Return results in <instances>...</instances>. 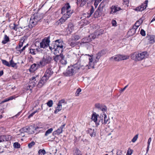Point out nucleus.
<instances>
[{
  "label": "nucleus",
  "instance_id": "obj_19",
  "mask_svg": "<svg viewBox=\"0 0 155 155\" xmlns=\"http://www.w3.org/2000/svg\"><path fill=\"white\" fill-rule=\"evenodd\" d=\"M136 31L137 29H135V28L133 27L128 32L127 35L130 36H132L136 33Z\"/></svg>",
  "mask_w": 155,
  "mask_h": 155
},
{
  "label": "nucleus",
  "instance_id": "obj_62",
  "mask_svg": "<svg viewBox=\"0 0 155 155\" xmlns=\"http://www.w3.org/2000/svg\"><path fill=\"white\" fill-rule=\"evenodd\" d=\"M113 26H117V22L115 20H113L111 22Z\"/></svg>",
  "mask_w": 155,
  "mask_h": 155
},
{
  "label": "nucleus",
  "instance_id": "obj_46",
  "mask_svg": "<svg viewBox=\"0 0 155 155\" xmlns=\"http://www.w3.org/2000/svg\"><path fill=\"white\" fill-rule=\"evenodd\" d=\"M71 38L76 41L80 38V37L78 35H75L73 36Z\"/></svg>",
  "mask_w": 155,
  "mask_h": 155
},
{
  "label": "nucleus",
  "instance_id": "obj_32",
  "mask_svg": "<svg viewBox=\"0 0 155 155\" xmlns=\"http://www.w3.org/2000/svg\"><path fill=\"white\" fill-rule=\"evenodd\" d=\"M103 115L104 116V124L108 122L109 118L107 117V116L105 113H103Z\"/></svg>",
  "mask_w": 155,
  "mask_h": 155
},
{
  "label": "nucleus",
  "instance_id": "obj_40",
  "mask_svg": "<svg viewBox=\"0 0 155 155\" xmlns=\"http://www.w3.org/2000/svg\"><path fill=\"white\" fill-rule=\"evenodd\" d=\"M2 64H4V65H5L8 66V67H10V64H9L6 60H5L2 59Z\"/></svg>",
  "mask_w": 155,
  "mask_h": 155
},
{
  "label": "nucleus",
  "instance_id": "obj_12",
  "mask_svg": "<svg viewBox=\"0 0 155 155\" xmlns=\"http://www.w3.org/2000/svg\"><path fill=\"white\" fill-rule=\"evenodd\" d=\"M65 124H64L61 126V127L55 131H54L53 132V134H55L59 135L61 134L63 132V129L65 127Z\"/></svg>",
  "mask_w": 155,
  "mask_h": 155
},
{
  "label": "nucleus",
  "instance_id": "obj_6",
  "mask_svg": "<svg viewBox=\"0 0 155 155\" xmlns=\"http://www.w3.org/2000/svg\"><path fill=\"white\" fill-rule=\"evenodd\" d=\"M50 36H49L45 38L40 43V47L41 48H45L48 47L49 46L50 42Z\"/></svg>",
  "mask_w": 155,
  "mask_h": 155
},
{
  "label": "nucleus",
  "instance_id": "obj_28",
  "mask_svg": "<svg viewBox=\"0 0 155 155\" xmlns=\"http://www.w3.org/2000/svg\"><path fill=\"white\" fill-rule=\"evenodd\" d=\"M9 41V38L6 35H5L4 38V40L2 41V43L3 44H5Z\"/></svg>",
  "mask_w": 155,
  "mask_h": 155
},
{
  "label": "nucleus",
  "instance_id": "obj_3",
  "mask_svg": "<svg viewBox=\"0 0 155 155\" xmlns=\"http://www.w3.org/2000/svg\"><path fill=\"white\" fill-rule=\"evenodd\" d=\"M42 17L41 15L38 13L37 14L33 17H31L29 21L28 27L29 28H32L37 24L38 22L40 21Z\"/></svg>",
  "mask_w": 155,
  "mask_h": 155
},
{
  "label": "nucleus",
  "instance_id": "obj_51",
  "mask_svg": "<svg viewBox=\"0 0 155 155\" xmlns=\"http://www.w3.org/2000/svg\"><path fill=\"white\" fill-rule=\"evenodd\" d=\"M13 26H12V28L13 29H14L15 31H16L17 30V29H18L17 28V25H16V24L14 23L13 24ZM10 27H11V24L10 25Z\"/></svg>",
  "mask_w": 155,
  "mask_h": 155
},
{
  "label": "nucleus",
  "instance_id": "obj_17",
  "mask_svg": "<svg viewBox=\"0 0 155 155\" xmlns=\"http://www.w3.org/2000/svg\"><path fill=\"white\" fill-rule=\"evenodd\" d=\"M105 53V51L104 50H102L101 51L98 52L97 54L96 58L97 60V61H95V63L97 62L98 61L99 59L101 58V56L104 54Z\"/></svg>",
  "mask_w": 155,
  "mask_h": 155
},
{
  "label": "nucleus",
  "instance_id": "obj_21",
  "mask_svg": "<svg viewBox=\"0 0 155 155\" xmlns=\"http://www.w3.org/2000/svg\"><path fill=\"white\" fill-rule=\"evenodd\" d=\"M28 128H30V129H28V132L29 134H34V130H36L37 129H38L39 128L38 127H37L36 128H35L34 127L32 126H30L28 127Z\"/></svg>",
  "mask_w": 155,
  "mask_h": 155
},
{
  "label": "nucleus",
  "instance_id": "obj_47",
  "mask_svg": "<svg viewBox=\"0 0 155 155\" xmlns=\"http://www.w3.org/2000/svg\"><path fill=\"white\" fill-rule=\"evenodd\" d=\"M38 153L39 154L42 153L43 155H45L46 153V152L45 150L44 149H40L39 150Z\"/></svg>",
  "mask_w": 155,
  "mask_h": 155
},
{
  "label": "nucleus",
  "instance_id": "obj_20",
  "mask_svg": "<svg viewBox=\"0 0 155 155\" xmlns=\"http://www.w3.org/2000/svg\"><path fill=\"white\" fill-rule=\"evenodd\" d=\"M92 41V38L91 37V36L89 35L88 37H86L83 38L81 41L83 43H87Z\"/></svg>",
  "mask_w": 155,
  "mask_h": 155
},
{
  "label": "nucleus",
  "instance_id": "obj_30",
  "mask_svg": "<svg viewBox=\"0 0 155 155\" xmlns=\"http://www.w3.org/2000/svg\"><path fill=\"white\" fill-rule=\"evenodd\" d=\"M60 63L63 65H65L67 64V61L66 60L64 57V56L63 55V58H62L60 61Z\"/></svg>",
  "mask_w": 155,
  "mask_h": 155
},
{
  "label": "nucleus",
  "instance_id": "obj_25",
  "mask_svg": "<svg viewBox=\"0 0 155 155\" xmlns=\"http://www.w3.org/2000/svg\"><path fill=\"white\" fill-rule=\"evenodd\" d=\"M142 22V20L141 19H140L139 21H137L135 24L133 26V28L137 30L138 27L140 25Z\"/></svg>",
  "mask_w": 155,
  "mask_h": 155
},
{
  "label": "nucleus",
  "instance_id": "obj_64",
  "mask_svg": "<svg viewBox=\"0 0 155 155\" xmlns=\"http://www.w3.org/2000/svg\"><path fill=\"white\" fill-rule=\"evenodd\" d=\"M132 153V152L131 150L129 149L127 151L126 155H131Z\"/></svg>",
  "mask_w": 155,
  "mask_h": 155
},
{
  "label": "nucleus",
  "instance_id": "obj_57",
  "mask_svg": "<svg viewBox=\"0 0 155 155\" xmlns=\"http://www.w3.org/2000/svg\"><path fill=\"white\" fill-rule=\"evenodd\" d=\"M100 110H101L102 111H106L107 110V107L105 106L102 105L101 108Z\"/></svg>",
  "mask_w": 155,
  "mask_h": 155
},
{
  "label": "nucleus",
  "instance_id": "obj_61",
  "mask_svg": "<svg viewBox=\"0 0 155 155\" xmlns=\"http://www.w3.org/2000/svg\"><path fill=\"white\" fill-rule=\"evenodd\" d=\"M100 118L101 120L102 121V124H104V116L103 115L101 114L100 116Z\"/></svg>",
  "mask_w": 155,
  "mask_h": 155
},
{
  "label": "nucleus",
  "instance_id": "obj_29",
  "mask_svg": "<svg viewBox=\"0 0 155 155\" xmlns=\"http://www.w3.org/2000/svg\"><path fill=\"white\" fill-rule=\"evenodd\" d=\"M104 7V5L101 3L98 6L97 10L101 13L103 12V9Z\"/></svg>",
  "mask_w": 155,
  "mask_h": 155
},
{
  "label": "nucleus",
  "instance_id": "obj_1",
  "mask_svg": "<svg viewBox=\"0 0 155 155\" xmlns=\"http://www.w3.org/2000/svg\"><path fill=\"white\" fill-rule=\"evenodd\" d=\"M70 9L71 6L69 3L65 4L62 8L61 13L63 14V16L59 20L61 24L64 23L73 13V11L71 10Z\"/></svg>",
  "mask_w": 155,
  "mask_h": 155
},
{
  "label": "nucleus",
  "instance_id": "obj_38",
  "mask_svg": "<svg viewBox=\"0 0 155 155\" xmlns=\"http://www.w3.org/2000/svg\"><path fill=\"white\" fill-rule=\"evenodd\" d=\"M102 121H101V120L100 116L98 117L97 121L96 122V126H97L99 125L100 124L102 125Z\"/></svg>",
  "mask_w": 155,
  "mask_h": 155
},
{
  "label": "nucleus",
  "instance_id": "obj_2",
  "mask_svg": "<svg viewBox=\"0 0 155 155\" xmlns=\"http://www.w3.org/2000/svg\"><path fill=\"white\" fill-rule=\"evenodd\" d=\"M81 67L79 63H77L72 66H69L67 69L65 75L67 76L73 75L78 71Z\"/></svg>",
  "mask_w": 155,
  "mask_h": 155
},
{
  "label": "nucleus",
  "instance_id": "obj_14",
  "mask_svg": "<svg viewBox=\"0 0 155 155\" xmlns=\"http://www.w3.org/2000/svg\"><path fill=\"white\" fill-rule=\"evenodd\" d=\"M54 72L52 69L50 68H48L46 71L45 74V76H47L49 78L53 74Z\"/></svg>",
  "mask_w": 155,
  "mask_h": 155
},
{
  "label": "nucleus",
  "instance_id": "obj_22",
  "mask_svg": "<svg viewBox=\"0 0 155 155\" xmlns=\"http://www.w3.org/2000/svg\"><path fill=\"white\" fill-rule=\"evenodd\" d=\"M37 82V81L36 79H35L33 81H31V82L28 86V87L29 89L31 90L35 87V85L36 84Z\"/></svg>",
  "mask_w": 155,
  "mask_h": 155
},
{
  "label": "nucleus",
  "instance_id": "obj_5",
  "mask_svg": "<svg viewBox=\"0 0 155 155\" xmlns=\"http://www.w3.org/2000/svg\"><path fill=\"white\" fill-rule=\"evenodd\" d=\"M51 60V57L48 55H45L42 60L40 62L41 67L42 68L47 64L50 63Z\"/></svg>",
  "mask_w": 155,
  "mask_h": 155
},
{
  "label": "nucleus",
  "instance_id": "obj_10",
  "mask_svg": "<svg viewBox=\"0 0 155 155\" xmlns=\"http://www.w3.org/2000/svg\"><path fill=\"white\" fill-rule=\"evenodd\" d=\"M40 67H41V64H40V63L38 64L34 63L31 66L29 69L30 71L31 72H34Z\"/></svg>",
  "mask_w": 155,
  "mask_h": 155
},
{
  "label": "nucleus",
  "instance_id": "obj_9",
  "mask_svg": "<svg viewBox=\"0 0 155 155\" xmlns=\"http://www.w3.org/2000/svg\"><path fill=\"white\" fill-rule=\"evenodd\" d=\"M12 137L10 135H3L0 136V142L8 141L12 139Z\"/></svg>",
  "mask_w": 155,
  "mask_h": 155
},
{
  "label": "nucleus",
  "instance_id": "obj_43",
  "mask_svg": "<svg viewBox=\"0 0 155 155\" xmlns=\"http://www.w3.org/2000/svg\"><path fill=\"white\" fill-rule=\"evenodd\" d=\"M45 84L44 82L42 81L41 82V81L40 80L37 84V86L39 88H41Z\"/></svg>",
  "mask_w": 155,
  "mask_h": 155
},
{
  "label": "nucleus",
  "instance_id": "obj_8",
  "mask_svg": "<svg viewBox=\"0 0 155 155\" xmlns=\"http://www.w3.org/2000/svg\"><path fill=\"white\" fill-rule=\"evenodd\" d=\"M110 8L111 9V11L110 12V13L113 15L114 14L117 12L122 10V9L118 5H112Z\"/></svg>",
  "mask_w": 155,
  "mask_h": 155
},
{
  "label": "nucleus",
  "instance_id": "obj_11",
  "mask_svg": "<svg viewBox=\"0 0 155 155\" xmlns=\"http://www.w3.org/2000/svg\"><path fill=\"white\" fill-rule=\"evenodd\" d=\"M148 44H153L155 42V36L153 35H148L146 37Z\"/></svg>",
  "mask_w": 155,
  "mask_h": 155
},
{
  "label": "nucleus",
  "instance_id": "obj_58",
  "mask_svg": "<svg viewBox=\"0 0 155 155\" xmlns=\"http://www.w3.org/2000/svg\"><path fill=\"white\" fill-rule=\"evenodd\" d=\"M30 53L32 54L35 55L36 54V51H35V50L32 49H30Z\"/></svg>",
  "mask_w": 155,
  "mask_h": 155
},
{
  "label": "nucleus",
  "instance_id": "obj_53",
  "mask_svg": "<svg viewBox=\"0 0 155 155\" xmlns=\"http://www.w3.org/2000/svg\"><path fill=\"white\" fill-rule=\"evenodd\" d=\"M138 137V134L136 135L132 139L131 141L133 142H135L137 140Z\"/></svg>",
  "mask_w": 155,
  "mask_h": 155
},
{
  "label": "nucleus",
  "instance_id": "obj_55",
  "mask_svg": "<svg viewBox=\"0 0 155 155\" xmlns=\"http://www.w3.org/2000/svg\"><path fill=\"white\" fill-rule=\"evenodd\" d=\"M74 155H81V151L79 150H77L75 152Z\"/></svg>",
  "mask_w": 155,
  "mask_h": 155
},
{
  "label": "nucleus",
  "instance_id": "obj_54",
  "mask_svg": "<svg viewBox=\"0 0 155 155\" xmlns=\"http://www.w3.org/2000/svg\"><path fill=\"white\" fill-rule=\"evenodd\" d=\"M100 12L97 9L94 13V16H95V17H97L98 16L100 15Z\"/></svg>",
  "mask_w": 155,
  "mask_h": 155
},
{
  "label": "nucleus",
  "instance_id": "obj_24",
  "mask_svg": "<svg viewBox=\"0 0 155 155\" xmlns=\"http://www.w3.org/2000/svg\"><path fill=\"white\" fill-rule=\"evenodd\" d=\"M98 116V115L96 114V113H94L92 115L91 119L92 120L94 121L95 123L97 121Z\"/></svg>",
  "mask_w": 155,
  "mask_h": 155
},
{
  "label": "nucleus",
  "instance_id": "obj_45",
  "mask_svg": "<svg viewBox=\"0 0 155 155\" xmlns=\"http://www.w3.org/2000/svg\"><path fill=\"white\" fill-rule=\"evenodd\" d=\"M10 66H11L12 67H15L16 65V63H14L12 59L10 61Z\"/></svg>",
  "mask_w": 155,
  "mask_h": 155
},
{
  "label": "nucleus",
  "instance_id": "obj_36",
  "mask_svg": "<svg viewBox=\"0 0 155 155\" xmlns=\"http://www.w3.org/2000/svg\"><path fill=\"white\" fill-rule=\"evenodd\" d=\"M29 129H30V128H28V127H23L21 129L20 131L21 133H23L24 132H28V130Z\"/></svg>",
  "mask_w": 155,
  "mask_h": 155
},
{
  "label": "nucleus",
  "instance_id": "obj_15",
  "mask_svg": "<svg viewBox=\"0 0 155 155\" xmlns=\"http://www.w3.org/2000/svg\"><path fill=\"white\" fill-rule=\"evenodd\" d=\"M55 42H56V44H55L56 47H58L60 48H62L63 47V41L60 39L56 40L55 41Z\"/></svg>",
  "mask_w": 155,
  "mask_h": 155
},
{
  "label": "nucleus",
  "instance_id": "obj_39",
  "mask_svg": "<svg viewBox=\"0 0 155 155\" xmlns=\"http://www.w3.org/2000/svg\"><path fill=\"white\" fill-rule=\"evenodd\" d=\"M53 130L52 128H50L46 132L45 134V136H47L49 134L51 133Z\"/></svg>",
  "mask_w": 155,
  "mask_h": 155
},
{
  "label": "nucleus",
  "instance_id": "obj_56",
  "mask_svg": "<svg viewBox=\"0 0 155 155\" xmlns=\"http://www.w3.org/2000/svg\"><path fill=\"white\" fill-rule=\"evenodd\" d=\"M38 111L37 110H36L34 112L32 113L31 114H30L28 116V118H29L32 117L34 115L36 112H38Z\"/></svg>",
  "mask_w": 155,
  "mask_h": 155
},
{
  "label": "nucleus",
  "instance_id": "obj_27",
  "mask_svg": "<svg viewBox=\"0 0 155 155\" xmlns=\"http://www.w3.org/2000/svg\"><path fill=\"white\" fill-rule=\"evenodd\" d=\"M88 133L89 134L91 137L95 136V133L94 132V129L92 128L89 129L88 130Z\"/></svg>",
  "mask_w": 155,
  "mask_h": 155
},
{
  "label": "nucleus",
  "instance_id": "obj_48",
  "mask_svg": "<svg viewBox=\"0 0 155 155\" xmlns=\"http://www.w3.org/2000/svg\"><path fill=\"white\" fill-rule=\"evenodd\" d=\"M91 2L92 3L94 2V5L95 8H96L99 4L98 2H97V0H91Z\"/></svg>",
  "mask_w": 155,
  "mask_h": 155
},
{
  "label": "nucleus",
  "instance_id": "obj_31",
  "mask_svg": "<svg viewBox=\"0 0 155 155\" xmlns=\"http://www.w3.org/2000/svg\"><path fill=\"white\" fill-rule=\"evenodd\" d=\"M62 109L61 105L58 104L56 110L54 111V113L55 114L57 113L59 111Z\"/></svg>",
  "mask_w": 155,
  "mask_h": 155
},
{
  "label": "nucleus",
  "instance_id": "obj_34",
  "mask_svg": "<svg viewBox=\"0 0 155 155\" xmlns=\"http://www.w3.org/2000/svg\"><path fill=\"white\" fill-rule=\"evenodd\" d=\"M68 28L69 31H71L74 29L73 25L71 23H69L68 24Z\"/></svg>",
  "mask_w": 155,
  "mask_h": 155
},
{
  "label": "nucleus",
  "instance_id": "obj_52",
  "mask_svg": "<svg viewBox=\"0 0 155 155\" xmlns=\"http://www.w3.org/2000/svg\"><path fill=\"white\" fill-rule=\"evenodd\" d=\"M35 143L34 141H32L28 144V147L29 148H31L35 144Z\"/></svg>",
  "mask_w": 155,
  "mask_h": 155
},
{
  "label": "nucleus",
  "instance_id": "obj_63",
  "mask_svg": "<svg viewBox=\"0 0 155 155\" xmlns=\"http://www.w3.org/2000/svg\"><path fill=\"white\" fill-rule=\"evenodd\" d=\"M66 103V102H65V100H64L63 99L60 101L58 104L61 105L63 104H65V103Z\"/></svg>",
  "mask_w": 155,
  "mask_h": 155
},
{
  "label": "nucleus",
  "instance_id": "obj_4",
  "mask_svg": "<svg viewBox=\"0 0 155 155\" xmlns=\"http://www.w3.org/2000/svg\"><path fill=\"white\" fill-rule=\"evenodd\" d=\"M147 56V52L144 51L139 53L134 52L131 55V58L134 61H140L142 60L145 57Z\"/></svg>",
  "mask_w": 155,
  "mask_h": 155
},
{
  "label": "nucleus",
  "instance_id": "obj_42",
  "mask_svg": "<svg viewBox=\"0 0 155 155\" xmlns=\"http://www.w3.org/2000/svg\"><path fill=\"white\" fill-rule=\"evenodd\" d=\"M102 105V104H100L99 103H97L95 104V106L96 108H97L99 110H100L101 109V108Z\"/></svg>",
  "mask_w": 155,
  "mask_h": 155
},
{
  "label": "nucleus",
  "instance_id": "obj_49",
  "mask_svg": "<svg viewBox=\"0 0 155 155\" xmlns=\"http://www.w3.org/2000/svg\"><path fill=\"white\" fill-rule=\"evenodd\" d=\"M87 0H81V3L80 4V6L82 7L84 5L86 2V1Z\"/></svg>",
  "mask_w": 155,
  "mask_h": 155
},
{
  "label": "nucleus",
  "instance_id": "obj_33",
  "mask_svg": "<svg viewBox=\"0 0 155 155\" xmlns=\"http://www.w3.org/2000/svg\"><path fill=\"white\" fill-rule=\"evenodd\" d=\"M94 9L93 6H91V8L90 10V12L89 13H88L89 15L87 17L89 18L94 13Z\"/></svg>",
  "mask_w": 155,
  "mask_h": 155
},
{
  "label": "nucleus",
  "instance_id": "obj_35",
  "mask_svg": "<svg viewBox=\"0 0 155 155\" xmlns=\"http://www.w3.org/2000/svg\"><path fill=\"white\" fill-rule=\"evenodd\" d=\"M49 78H48L47 76H45V74H44V76L41 78V81H42L45 83L48 80Z\"/></svg>",
  "mask_w": 155,
  "mask_h": 155
},
{
  "label": "nucleus",
  "instance_id": "obj_50",
  "mask_svg": "<svg viewBox=\"0 0 155 155\" xmlns=\"http://www.w3.org/2000/svg\"><path fill=\"white\" fill-rule=\"evenodd\" d=\"M81 89L80 88H78L75 93V95L76 96H78L79 95V93L81 91Z\"/></svg>",
  "mask_w": 155,
  "mask_h": 155
},
{
  "label": "nucleus",
  "instance_id": "obj_18",
  "mask_svg": "<svg viewBox=\"0 0 155 155\" xmlns=\"http://www.w3.org/2000/svg\"><path fill=\"white\" fill-rule=\"evenodd\" d=\"M56 56L53 57L54 60L56 62H57L59 60L63 57V54H59L55 55Z\"/></svg>",
  "mask_w": 155,
  "mask_h": 155
},
{
  "label": "nucleus",
  "instance_id": "obj_41",
  "mask_svg": "<svg viewBox=\"0 0 155 155\" xmlns=\"http://www.w3.org/2000/svg\"><path fill=\"white\" fill-rule=\"evenodd\" d=\"M47 105L49 107H51L53 104V101L52 100H50L46 103Z\"/></svg>",
  "mask_w": 155,
  "mask_h": 155
},
{
  "label": "nucleus",
  "instance_id": "obj_44",
  "mask_svg": "<svg viewBox=\"0 0 155 155\" xmlns=\"http://www.w3.org/2000/svg\"><path fill=\"white\" fill-rule=\"evenodd\" d=\"M14 147L15 148H18L20 147V144L18 142H15L13 144Z\"/></svg>",
  "mask_w": 155,
  "mask_h": 155
},
{
  "label": "nucleus",
  "instance_id": "obj_37",
  "mask_svg": "<svg viewBox=\"0 0 155 155\" xmlns=\"http://www.w3.org/2000/svg\"><path fill=\"white\" fill-rule=\"evenodd\" d=\"M120 61L126 60L128 59L129 58V56L127 55H120Z\"/></svg>",
  "mask_w": 155,
  "mask_h": 155
},
{
  "label": "nucleus",
  "instance_id": "obj_16",
  "mask_svg": "<svg viewBox=\"0 0 155 155\" xmlns=\"http://www.w3.org/2000/svg\"><path fill=\"white\" fill-rule=\"evenodd\" d=\"M63 51L62 48H60L58 47H56L54 49V53L55 55L59 54H62V53Z\"/></svg>",
  "mask_w": 155,
  "mask_h": 155
},
{
  "label": "nucleus",
  "instance_id": "obj_60",
  "mask_svg": "<svg viewBox=\"0 0 155 155\" xmlns=\"http://www.w3.org/2000/svg\"><path fill=\"white\" fill-rule=\"evenodd\" d=\"M140 34L143 36H145L146 35L145 31L143 29H142L140 31Z\"/></svg>",
  "mask_w": 155,
  "mask_h": 155
},
{
  "label": "nucleus",
  "instance_id": "obj_13",
  "mask_svg": "<svg viewBox=\"0 0 155 155\" xmlns=\"http://www.w3.org/2000/svg\"><path fill=\"white\" fill-rule=\"evenodd\" d=\"M68 43L72 47H74L78 45L77 42L71 38L69 39Z\"/></svg>",
  "mask_w": 155,
  "mask_h": 155
},
{
  "label": "nucleus",
  "instance_id": "obj_7",
  "mask_svg": "<svg viewBox=\"0 0 155 155\" xmlns=\"http://www.w3.org/2000/svg\"><path fill=\"white\" fill-rule=\"evenodd\" d=\"M148 2V0H146L141 5L137 7L134 10L137 11H142L144 10L147 7Z\"/></svg>",
  "mask_w": 155,
  "mask_h": 155
},
{
  "label": "nucleus",
  "instance_id": "obj_26",
  "mask_svg": "<svg viewBox=\"0 0 155 155\" xmlns=\"http://www.w3.org/2000/svg\"><path fill=\"white\" fill-rule=\"evenodd\" d=\"M56 44V42L55 41H53L52 44H51L50 45L49 44V46L50 49L51 51H52L53 49H54L56 48V45L55 44Z\"/></svg>",
  "mask_w": 155,
  "mask_h": 155
},
{
  "label": "nucleus",
  "instance_id": "obj_23",
  "mask_svg": "<svg viewBox=\"0 0 155 155\" xmlns=\"http://www.w3.org/2000/svg\"><path fill=\"white\" fill-rule=\"evenodd\" d=\"M120 54H118L115 56H114L110 58V60L111 61L114 60L115 61H120Z\"/></svg>",
  "mask_w": 155,
  "mask_h": 155
},
{
  "label": "nucleus",
  "instance_id": "obj_59",
  "mask_svg": "<svg viewBox=\"0 0 155 155\" xmlns=\"http://www.w3.org/2000/svg\"><path fill=\"white\" fill-rule=\"evenodd\" d=\"M97 35L96 34V33H95L94 34H93L91 35V37L92 38V39H94L95 38H97Z\"/></svg>",
  "mask_w": 155,
  "mask_h": 155
}]
</instances>
